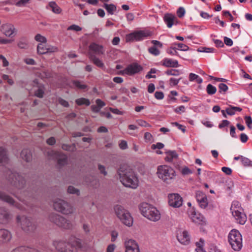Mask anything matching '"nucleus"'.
I'll return each instance as SVG.
<instances>
[{
  "label": "nucleus",
  "mask_w": 252,
  "mask_h": 252,
  "mask_svg": "<svg viewBox=\"0 0 252 252\" xmlns=\"http://www.w3.org/2000/svg\"><path fill=\"white\" fill-rule=\"evenodd\" d=\"M177 239L180 243L184 245H188L190 242V237L187 231H183L178 234Z\"/></svg>",
  "instance_id": "23"
},
{
  "label": "nucleus",
  "mask_w": 252,
  "mask_h": 252,
  "mask_svg": "<svg viewBox=\"0 0 252 252\" xmlns=\"http://www.w3.org/2000/svg\"><path fill=\"white\" fill-rule=\"evenodd\" d=\"M104 52L103 47L95 44V54H103Z\"/></svg>",
  "instance_id": "45"
},
{
  "label": "nucleus",
  "mask_w": 252,
  "mask_h": 252,
  "mask_svg": "<svg viewBox=\"0 0 252 252\" xmlns=\"http://www.w3.org/2000/svg\"><path fill=\"white\" fill-rule=\"evenodd\" d=\"M44 90L42 88H39L35 92V95L39 98H42L44 94Z\"/></svg>",
  "instance_id": "49"
},
{
  "label": "nucleus",
  "mask_w": 252,
  "mask_h": 252,
  "mask_svg": "<svg viewBox=\"0 0 252 252\" xmlns=\"http://www.w3.org/2000/svg\"><path fill=\"white\" fill-rule=\"evenodd\" d=\"M233 216L237 222L241 224H244L247 220V217L244 212V210L241 204L237 201H233L230 208Z\"/></svg>",
  "instance_id": "9"
},
{
  "label": "nucleus",
  "mask_w": 252,
  "mask_h": 252,
  "mask_svg": "<svg viewBox=\"0 0 252 252\" xmlns=\"http://www.w3.org/2000/svg\"><path fill=\"white\" fill-rule=\"evenodd\" d=\"M169 205L174 208H179L182 205L183 199L178 193H171L168 195Z\"/></svg>",
  "instance_id": "16"
},
{
  "label": "nucleus",
  "mask_w": 252,
  "mask_h": 252,
  "mask_svg": "<svg viewBox=\"0 0 252 252\" xmlns=\"http://www.w3.org/2000/svg\"><path fill=\"white\" fill-rule=\"evenodd\" d=\"M155 97L157 99H162L164 98V94L162 92L157 91L155 93Z\"/></svg>",
  "instance_id": "55"
},
{
  "label": "nucleus",
  "mask_w": 252,
  "mask_h": 252,
  "mask_svg": "<svg viewBox=\"0 0 252 252\" xmlns=\"http://www.w3.org/2000/svg\"><path fill=\"white\" fill-rule=\"evenodd\" d=\"M188 214L191 220L194 223L202 224L205 222V219L203 215L195 212L193 209H190L188 211Z\"/></svg>",
  "instance_id": "17"
},
{
  "label": "nucleus",
  "mask_w": 252,
  "mask_h": 252,
  "mask_svg": "<svg viewBox=\"0 0 252 252\" xmlns=\"http://www.w3.org/2000/svg\"><path fill=\"white\" fill-rule=\"evenodd\" d=\"M75 102L78 105H85L89 106L90 104V102L89 99L83 97L77 99L75 100Z\"/></svg>",
  "instance_id": "36"
},
{
  "label": "nucleus",
  "mask_w": 252,
  "mask_h": 252,
  "mask_svg": "<svg viewBox=\"0 0 252 252\" xmlns=\"http://www.w3.org/2000/svg\"><path fill=\"white\" fill-rule=\"evenodd\" d=\"M209 252H222L216 246H211L209 249Z\"/></svg>",
  "instance_id": "64"
},
{
  "label": "nucleus",
  "mask_w": 252,
  "mask_h": 252,
  "mask_svg": "<svg viewBox=\"0 0 252 252\" xmlns=\"http://www.w3.org/2000/svg\"><path fill=\"white\" fill-rule=\"evenodd\" d=\"M8 160L7 151L3 148L0 147V166L6 164Z\"/></svg>",
  "instance_id": "27"
},
{
  "label": "nucleus",
  "mask_w": 252,
  "mask_h": 252,
  "mask_svg": "<svg viewBox=\"0 0 252 252\" xmlns=\"http://www.w3.org/2000/svg\"><path fill=\"white\" fill-rule=\"evenodd\" d=\"M163 20L167 27L170 28L172 27L174 22L177 21V18L173 14H166L163 17Z\"/></svg>",
  "instance_id": "25"
},
{
  "label": "nucleus",
  "mask_w": 252,
  "mask_h": 252,
  "mask_svg": "<svg viewBox=\"0 0 252 252\" xmlns=\"http://www.w3.org/2000/svg\"><path fill=\"white\" fill-rule=\"evenodd\" d=\"M242 110L240 107L230 105L226 109L225 111L228 115L232 116L235 114L236 111L241 112Z\"/></svg>",
  "instance_id": "32"
},
{
  "label": "nucleus",
  "mask_w": 252,
  "mask_h": 252,
  "mask_svg": "<svg viewBox=\"0 0 252 252\" xmlns=\"http://www.w3.org/2000/svg\"><path fill=\"white\" fill-rule=\"evenodd\" d=\"M142 69V66L137 63H130L126 67V71L127 72V75L129 76L139 73Z\"/></svg>",
  "instance_id": "19"
},
{
  "label": "nucleus",
  "mask_w": 252,
  "mask_h": 252,
  "mask_svg": "<svg viewBox=\"0 0 252 252\" xmlns=\"http://www.w3.org/2000/svg\"><path fill=\"white\" fill-rule=\"evenodd\" d=\"M49 6L51 8L52 11L56 14H59L61 12L62 9L54 1H51L49 3Z\"/></svg>",
  "instance_id": "35"
},
{
  "label": "nucleus",
  "mask_w": 252,
  "mask_h": 252,
  "mask_svg": "<svg viewBox=\"0 0 252 252\" xmlns=\"http://www.w3.org/2000/svg\"><path fill=\"white\" fill-rule=\"evenodd\" d=\"M24 62L27 64L30 65H35L36 64V63L35 61L31 58H26L24 59Z\"/></svg>",
  "instance_id": "58"
},
{
  "label": "nucleus",
  "mask_w": 252,
  "mask_h": 252,
  "mask_svg": "<svg viewBox=\"0 0 252 252\" xmlns=\"http://www.w3.org/2000/svg\"><path fill=\"white\" fill-rule=\"evenodd\" d=\"M5 174L7 179L9 182L11 186L15 187L17 190V191L14 190L10 191V193L15 195L16 197L20 200H22V196H18V194H16L19 193V192L20 194L22 193L21 189L24 187L25 184V179L22 176L20 175L18 173L15 172L13 170L8 169L5 171ZM22 201H25L24 204H26L27 206H29L26 200L24 199H22Z\"/></svg>",
  "instance_id": "3"
},
{
  "label": "nucleus",
  "mask_w": 252,
  "mask_h": 252,
  "mask_svg": "<svg viewBox=\"0 0 252 252\" xmlns=\"http://www.w3.org/2000/svg\"><path fill=\"white\" fill-rule=\"evenodd\" d=\"M11 219L10 213L4 208H0V223L4 224L7 223Z\"/></svg>",
  "instance_id": "22"
},
{
  "label": "nucleus",
  "mask_w": 252,
  "mask_h": 252,
  "mask_svg": "<svg viewBox=\"0 0 252 252\" xmlns=\"http://www.w3.org/2000/svg\"><path fill=\"white\" fill-rule=\"evenodd\" d=\"M19 48L21 49H27L28 47V41L26 37H21L19 39L18 44Z\"/></svg>",
  "instance_id": "33"
},
{
  "label": "nucleus",
  "mask_w": 252,
  "mask_h": 252,
  "mask_svg": "<svg viewBox=\"0 0 252 252\" xmlns=\"http://www.w3.org/2000/svg\"><path fill=\"white\" fill-rule=\"evenodd\" d=\"M17 221L20 223L22 229L25 231H32L35 228V225L32 224L31 219L25 216H17Z\"/></svg>",
  "instance_id": "13"
},
{
  "label": "nucleus",
  "mask_w": 252,
  "mask_h": 252,
  "mask_svg": "<svg viewBox=\"0 0 252 252\" xmlns=\"http://www.w3.org/2000/svg\"><path fill=\"white\" fill-rule=\"evenodd\" d=\"M195 197L201 208H205L207 206L208 200L205 193L201 191H197L195 193Z\"/></svg>",
  "instance_id": "20"
},
{
  "label": "nucleus",
  "mask_w": 252,
  "mask_h": 252,
  "mask_svg": "<svg viewBox=\"0 0 252 252\" xmlns=\"http://www.w3.org/2000/svg\"><path fill=\"white\" fill-rule=\"evenodd\" d=\"M21 157L23 159L27 162L30 161L32 159L31 151L27 149H24L21 153Z\"/></svg>",
  "instance_id": "29"
},
{
  "label": "nucleus",
  "mask_w": 252,
  "mask_h": 252,
  "mask_svg": "<svg viewBox=\"0 0 252 252\" xmlns=\"http://www.w3.org/2000/svg\"><path fill=\"white\" fill-rule=\"evenodd\" d=\"M47 154L50 159L57 160L58 164L60 167L65 165L67 162V156L60 152L50 150L48 152Z\"/></svg>",
  "instance_id": "11"
},
{
  "label": "nucleus",
  "mask_w": 252,
  "mask_h": 252,
  "mask_svg": "<svg viewBox=\"0 0 252 252\" xmlns=\"http://www.w3.org/2000/svg\"><path fill=\"white\" fill-rule=\"evenodd\" d=\"M224 43L227 46H231L233 45V41L231 39L224 37Z\"/></svg>",
  "instance_id": "62"
},
{
  "label": "nucleus",
  "mask_w": 252,
  "mask_h": 252,
  "mask_svg": "<svg viewBox=\"0 0 252 252\" xmlns=\"http://www.w3.org/2000/svg\"><path fill=\"white\" fill-rule=\"evenodd\" d=\"M119 147L120 149L122 150H125L127 148V142L125 140H122L120 144H119Z\"/></svg>",
  "instance_id": "61"
},
{
  "label": "nucleus",
  "mask_w": 252,
  "mask_h": 252,
  "mask_svg": "<svg viewBox=\"0 0 252 252\" xmlns=\"http://www.w3.org/2000/svg\"><path fill=\"white\" fill-rule=\"evenodd\" d=\"M162 64L168 67H177L179 66L178 62L171 59L165 58L162 61Z\"/></svg>",
  "instance_id": "26"
},
{
  "label": "nucleus",
  "mask_w": 252,
  "mask_h": 252,
  "mask_svg": "<svg viewBox=\"0 0 252 252\" xmlns=\"http://www.w3.org/2000/svg\"><path fill=\"white\" fill-rule=\"evenodd\" d=\"M29 247H20L14 249L12 252H28Z\"/></svg>",
  "instance_id": "47"
},
{
  "label": "nucleus",
  "mask_w": 252,
  "mask_h": 252,
  "mask_svg": "<svg viewBox=\"0 0 252 252\" xmlns=\"http://www.w3.org/2000/svg\"><path fill=\"white\" fill-rule=\"evenodd\" d=\"M248 136L245 133H242L241 134L240 140L242 142L246 143L248 141Z\"/></svg>",
  "instance_id": "63"
},
{
  "label": "nucleus",
  "mask_w": 252,
  "mask_h": 252,
  "mask_svg": "<svg viewBox=\"0 0 252 252\" xmlns=\"http://www.w3.org/2000/svg\"><path fill=\"white\" fill-rule=\"evenodd\" d=\"M215 49L213 48L202 47L199 50V51L205 53H213L214 52Z\"/></svg>",
  "instance_id": "53"
},
{
  "label": "nucleus",
  "mask_w": 252,
  "mask_h": 252,
  "mask_svg": "<svg viewBox=\"0 0 252 252\" xmlns=\"http://www.w3.org/2000/svg\"><path fill=\"white\" fill-rule=\"evenodd\" d=\"M13 41V40L4 38L0 36V44H7L11 43Z\"/></svg>",
  "instance_id": "56"
},
{
  "label": "nucleus",
  "mask_w": 252,
  "mask_h": 252,
  "mask_svg": "<svg viewBox=\"0 0 252 252\" xmlns=\"http://www.w3.org/2000/svg\"><path fill=\"white\" fill-rule=\"evenodd\" d=\"M67 30L68 31H74L76 32H79L82 30V28L76 25L73 24L69 26Z\"/></svg>",
  "instance_id": "44"
},
{
  "label": "nucleus",
  "mask_w": 252,
  "mask_h": 252,
  "mask_svg": "<svg viewBox=\"0 0 252 252\" xmlns=\"http://www.w3.org/2000/svg\"><path fill=\"white\" fill-rule=\"evenodd\" d=\"M12 238L11 233L6 229H0V243L9 242Z\"/></svg>",
  "instance_id": "24"
},
{
  "label": "nucleus",
  "mask_w": 252,
  "mask_h": 252,
  "mask_svg": "<svg viewBox=\"0 0 252 252\" xmlns=\"http://www.w3.org/2000/svg\"><path fill=\"white\" fill-rule=\"evenodd\" d=\"M141 214L147 219L157 221L160 218V214L157 208L147 203H142L139 206Z\"/></svg>",
  "instance_id": "5"
},
{
  "label": "nucleus",
  "mask_w": 252,
  "mask_h": 252,
  "mask_svg": "<svg viewBox=\"0 0 252 252\" xmlns=\"http://www.w3.org/2000/svg\"><path fill=\"white\" fill-rule=\"evenodd\" d=\"M72 84L75 87L80 90H85L87 88V85L82 84L79 81H72Z\"/></svg>",
  "instance_id": "40"
},
{
  "label": "nucleus",
  "mask_w": 252,
  "mask_h": 252,
  "mask_svg": "<svg viewBox=\"0 0 252 252\" xmlns=\"http://www.w3.org/2000/svg\"><path fill=\"white\" fill-rule=\"evenodd\" d=\"M174 112L177 114H181L185 111V107L183 105L180 106L174 110Z\"/></svg>",
  "instance_id": "52"
},
{
  "label": "nucleus",
  "mask_w": 252,
  "mask_h": 252,
  "mask_svg": "<svg viewBox=\"0 0 252 252\" xmlns=\"http://www.w3.org/2000/svg\"><path fill=\"white\" fill-rule=\"evenodd\" d=\"M121 182L126 187L136 189L138 180L134 171L127 165H122L118 170Z\"/></svg>",
  "instance_id": "2"
},
{
  "label": "nucleus",
  "mask_w": 252,
  "mask_h": 252,
  "mask_svg": "<svg viewBox=\"0 0 252 252\" xmlns=\"http://www.w3.org/2000/svg\"><path fill=\"white\" fill-rule=\"evenodd\" d=\"M182 174L183 175H189L192 173V172L187 167H185L182 169Z\"/></svg>",
  "instance_id": "59"
},
{
  "label": "nucleus",
  "mask_w": 252,
  "mask_h": 252,
  "mask_svg": "<svg viewBox=\"0 0 252 252\" xmlns=\"http://www.w3.org/2000/svg\"><path fill=\"white\" fill-rule=\"evenodd\" d=\"M107 11L108 14L113 15L117 10L116 6L114 4L105 3L102 6Z\"/></svg>",
  "instance_id": "30"
},
{
  "label": "nucleus",
  "mask_w": 252,
  "mask_h": 252,
  "mask_svg": "<svg viewBox=\"0 0 252 252\" xmlns=\"http://www.w3.org/2000/svg\"><path fill=\"white\" fill-rule=\"evenodd\" d=\"M177 13L178 16L179 18L183 17L185 14V10L184 8H183L182 7H179L177 10Z\"/></svg>",
  "instance_id": "54"
},
{
  "label": "nucleus",
  "mask_w": 252,
  "mask_h": 252,
  "mask_svg": "<svg viewBox=\"0 0 252 252\" xmlns=\"http://www.w3.org/2000/svg\"><path fill=\"white\" fill-rule=\"evenodd\" d=\"M166 153L167 155L165 159L166 161L172 162L178 158V154L175 151H169Z\"/></svg>",
  "instance_id": "31"
},
{
  "label": "nucleus",
  "mask_w": 252,
  "mask_h": 252,
  "mask_svg": "<svg viewBox=\"0 0 252 252\" xmlns=\"http://www.w3.org/2000/svg\"><path fill=\"white\" fill-rule=\"evenodd\" d=\"M164 147V144L160 142H158L156 144H153L151 146V149L155 150L158 149L159 150L162 149Z\"/></svg>",
  "instance_id": "51"
},
{
  "label": "nucleus",
  "mask_w": 252,
  "mask_h": 252,
  "mask_svg": "<svg viewBox=\"0 0 252 252\" xmlns=\"http://www.w3.org/2000/svg\"><path fill=\"white\" fill-rule=\"evenodd\" d=\"M94 242L85 240L82 243L81 240L74 237H70L68 241L57 239L53 241V246L58 252H78L79 250L87 251L93 246Z\"/></svg>",
  "instance_id": "1"
},
{
  "label": "nucleus",
  "mask_w": 252,
  "mask_h": 252,
  "mask_svg": "<svg viewBox=\"0 0 252 252\" xmlns=\"http://www.w3.org/2000/svg\"><path fill=\"white\" fill-rule=\"evenodd\" d=\"M228 241L234 251H239L241 250L243 246L242 237L237 230L233 229L229 232Z\"/></svg>",
  "instance_id": "8"
},
{
  "label": "nucleus",
  "mask_w": 252,
  "mask_h": 252,
  "mask_svg": "<svg viewBox=\"0 0 252 252\" xmlns=\"http://www.w3.org/2000/svg\"><path fill=\"white\" fill-rule=\"evenodd\" d=\"M221 170L227 175H230L232 173V170L231 168L227 167H223L221 168Z\"/></svg>",
  "instance_id": "60"
},
{
  "label": "nucleus",
  "mask_w": 252,
  "mask_h": 252,
  "mask_svg": "<svg viewBox=\"0 0 252 252\" xmlns=\"http://www.w3.org/2000/svg\"><path fill=\"white\" fill-rule=\"evenodd\" d=\"M149 52L155 56H158L160 53L159 51L155 46L150 48L149 49Z\"/></svg>",
  "instance_id": "48"
},
{
  "label": "nucleus",
  "mask_w": 252,
  "mask_h": 252,
  "mask_svg": "<svg viewBox=\"0 0 252 252\" xmlns=\"http://www.w3.org/2000/svg\"><path fill=\"white\" fill-rule=\"evenodd\" d=\"M206 91L208 94L213 95L217 92V88L216 87L213 86L211 84H209L206 87Z\"/></svg>",
  "instance_id": "38"
},
{
  "label": "nucleus",
  "mask_w": 252,
  "mask_h": 252,
  "mask_svg": "<svg viewBox=\"0 0 252 252\" xmlns=\"http://www.w3.org/2000/svg\"><path fill=\"white\" fill-rule=\"evenodd\" d=\"M0 199L9 203L10 205H13V206H15L19 210H23L25 209V208H24L23 206L19 203L15 202V201L11 196L0 191Z\"/></svg>",
  "instance_id": "18"
},
{
  "label": "nucleus",
  "mask_w": 252,
  "mask_h": 252,
  "mask_svg": "<svg viewBox=\"0 0 252 252\" xmlns=\"http://www.w3.org/2000/svg\"><path fill=\"white\" fill-rule=\"evenodd\" d=\"M67 191L69 193L79 194V190L75 189L73 186H69L67 189Z\"/></svg>",
  "instance_id": "46"
},
{
  "label": "nucleus",
  "mask_w": 252,
  "mask_h": 252,
  "mask_svg": "<svg viewBox=\"0 0 252 252\" xmlns=\"http://www.w3.org/2000/svg\"><path fill=\"white\" fill-rule=\"evenodd\" d=\"M115 214L121 221L127 226H131L133 224V218L129 212L124 207L117 205L114 207Z\"/></svg>",
  "instance_id": "6"
},
{
  "label": "nucleus",
  "mask_w": 252,
  "mask_h": 252,
  "mask_svg": "<svg viewBox=\"0 0 252 252\" xmlns=\"http://www.w3.org/2000/svg\"><path fill=\"white\" fill-rule=\"evenodd\" d=\"M166 73L169 75L178 76L180 75V71L179 70L172 69L167 70Z\"/></svg>",
  "instance_id": "43"
},
{
  "label": "nucleus",
  "mask_w": 252,
  "mask_h": 252,
  "mask_svg": "<svg viewBox=\"0 0 252 252\" xmlns=\"http://www.w3.org/2000/svg\"><path fill=\"white\" fill-rule=\"evenodd\" d=\"M157 175L158 178L167 184L172 183L176 176L174 169L167 165L158 166L157 168Z\"/></svg>",
  "instance_id": "4"
},
{
  "label": "nucleus",
  "mask_w": 252,
  "mask_h": 252,
  "mask_svg": "<svg viewBox=\"0 0 252 252\" xmlns=\"http://www.w3.org/2000/svg\"><path fill=\"white\" fill-rule=\"evenodd\" d=\"M32 0H11V5H14L18 7H25L30 3Z\"/></svg>",
  "instance_id": "28"
},
{
  "label": "nucleus",
  "mask_w": 252,
  "mask_h": 252,
  "mask_svg": "<svg viewBox=\"0 0 252 252\" xmlns=\"http://www.w3.org/2000/svg\"><path fill=\"white\" fill-rule=\"evenodd\" d=\"M89 57L90 60L94 63V43H92L89 46Z\"/></svg>",
  "instance_id": "34"
},
{
  "label": "nucleus",
  "mask_w": 252,
  "mask_h": 252,
  "mask_svg": "<svg viewBox=\"0 0 252 252\" xmlns=\"http://www.w3.org/2000/svg\"><path fill=\"white\" fill-rule=\"evenodd\" d=\"M126 252H139V249L136 242L129 239L125 242Z\"/></svg>",
  "instance_id": "21"
},
{
  "label": "nucleus",
  "mask_w": 252,
  "mask_h": 252,
  "mask_svg": "<svg viewBox=\"0 0 252 252\" xmlns=\"http://www.w3.org/2000/svg\"><path fill=\"white\" fill-rule=\"evenodd\" d=\"M49 219L51 221L62 229L71 230L74 227L73 222L57 214H51L49 216Z\"/></svg>",
  "instance_id": "7"
},
{
  "label": "nucleus",
  "mask_w": 252,
  "mask_h": 252,
  "mask_svg": "<svg viewBox=\"0 0 252 252\" xmlns=\"http://www.w3.org/2000/svg\"><path fill=\"white\" fill-rule=\"evenodd\" d=\"M241 161L242 164L244 166L252 167V161H251L249 158L244 157L243 156H241Z\"/></svg>",
  "instance_id": "39"
},
{
  "label": "nucleus",
  "mask_w": 252,
  "mask_h": 252,
  "mask_svg": "<svg viewBox=\"0 0 252 252\" xmlns=\"http://www.w3.org/2000/svg\"><path fill=\"white\" fill-rule=\"evenodd\" d=\"M219 89L220 93L222 92H225L228 89L227 86L224 83H220L219 85Z\"/></svg>",
  "instance_id": "50"
},
{
  "label": "nucleus",
  "mask_w": 252,
  "mask_h": 252,
  "mask_svg": "<svg viewBox=\"0 0 252 252\" xmlns=\"http://www.w3.org/2000/svg\"><path fill=\"white\" fill-rule=\"evenodd\" d=\"M54 209L64 214H69L73 212L72 207L65 201L57 199L54 202Z\"/></svg>",
  "instance_id": "10"
},
{
  "label": "nucleus",
  "mask_w": 252,
  "mask_h": 252,
  "mask_svg": "<svg viewBox=\"0 0 252 252\" xmlns=\"http://www.w3.org/2000/svg\"><path fill=\"white\" fill-rule=\"evenodd\" d=\"M58 51L57 47L46 43H39L37 46V52L40 55L54 53Z\"/></svg>",
  "instance_id": "14"
},
{
  "label": "nucleus",
  "mask_w": 252,
  "mask_h": 252,
  "mask_svg": "<svg viewBox=\"0 0 252 252\" xmlns=\"http://www.w3.org/2000/svg\"><path fill=\"white\" fill-rule=\"evenodd\" d=\"M34 39L36 41L40 42V43H46L47 42L46 38L40 34H37L34 37Z\"/></svg>",
  "instance_id": "41"
},
{
  "label": "nucleus",
  "mask_w": 252,
  "mask_h": 252,
  "mask_svg": "<svg viewBox=\"0 0 252 252\" xmlns=\"http://www.w3.org/2000/svg\"><path fill=\"white\" fill-rule=\"evenodd\" d=\"M58 101L59 103L63 107H68L69 106L68 102L62 98H59L58 99Z\"/></svg>",
  "instance_id": "57"
},
{
  "label": "nucleus",
  "mask_w": 252,
  "mask_h": 252,
  "mask_svg": "<svg viewBox=\"0 0 252 252\" xmlns=\"http://www.w3.org/2000/svg\"><path fill=\"white\" fill-rule=\"evenodd\" d=\"M149 32L144 31H135L126 35V42L141 41L150 36Z\"/></svg>",
  "instance_id": "12"
},
{
  "label": "nucleus",
  "mask_w": 252,
  "mask_h": 252,
  "mask_svg": "<svg viewBox=\"0 0 252 252\" xmlns=\"http://www.w3.org/2000/svg\"><path fill=\"white\" fill-rule=\"evenodd\" d=\"M1 31L7 37H14L17 33V30L12 24L6 23L1 26Z\"/></svg>",
  "instance_id": "15"
},
{
  "label": "nucleus",
  "mask_w": 252,
  "mask_h": 252,
  "mask_svg": "<svg viewBox=\"0 0 252 252\" xmlns=\"http://www.w3.org/2000/svg\"><path fill=\"white\" fill-rule=\"evenodd\" d=\"M175 45L178 46V48H176L177 49L181 50V51H186L189 49V47L187 45L182 43H175Z\"/></svg>",
  "instance_id": "42"
},
{
  "label": "nucleus",
  "mask_w": 252,
  "mask_h": 252,
  "mask_svg": "<svg viewBox=\"0 0 252 252\" xmlns=\"http://www.w3.org/2000/svg\"><path fill=\"white\" fill-rule=\"evenodd\" d=\"M106 105L105 103L102 101L100 99H97L95 100V113L98 112L99 110L105 106Z\"/></svg>",
  "instance_id": "37"
}]
</instances>
